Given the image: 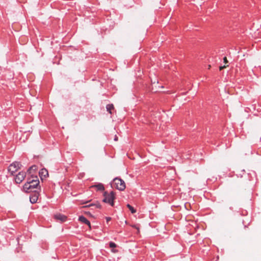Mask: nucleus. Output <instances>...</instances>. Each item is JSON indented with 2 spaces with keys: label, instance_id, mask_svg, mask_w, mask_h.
Segmentation results:
<instances>
[{
  "label": "nucleus",
  "instance_id": "obj_1",
  "mask_svg": "<svg viewBox=\"0 0 261 261\" xmlns=\"http://www.w3.org/2000/svg\"><path fill=\"white\" fill-rule=\"evenodd\" d=\"M39 184V180L38 176H32L28 178L27 182L23 186V189L27 193L35 191L34 189L37 188Z\"/></svg>",
  "mask_w": 261,
  "mask_h": 261
},
{
  "label": "nucleus",
  "instance_id": "obj_2",
  "mask_svg": "<svg viewBox=\"0 0 261 261\" xmlns=\"http://www.w3.org/2000/svg\"><path fill=\"white\" fill-rule=\"evenodd\" d=\"M104 198L103 201L105 203L109 204L110 205L114 206V200L115 199V194L113 191L109 193L105 191L103 193Z\"/></svg>",
  "mask_w": 261,
  "mask_h": 261
},
{
  "label": "nucleus",
  "instance_id": "obj_3",
  "mask_svg": "<svg viewBox=\"0 0 261 261\" xmlns=\"http://www.w3.org/2000/svg\"><path fill=\"white\" fill-rule=\"evenodd\" d=\"M113 184L114 187L119 191H124L126 188L124 181L119 177H116L113 179Z\"/></svg>",
  "mask_w": 261,
  "mask_h": 261
},
{
  "label": "nucleus",
  "instance_id": "obj_4",
  "mask_svg": "<svg viewBox=\"0 0 261 261\" xmlns=\"http://www.w3.org/2000/svg\"><path fill=\"white\" fill-rule=\"evenodd\" d=\"M20 166L21 164L19 162H14L9 166L8 171L11 175H13L20 168Z\"/></svg>",
  "mask_w": 261,
  "mask_h": 261
},
{
  "label": "nucleus",
  "instance_id": "obj_5",
  "mask_svg": "<svg viewBox=\"0 0 261 261\" xmlns=\"http://www.w3.org/2000/svg\"><path fill=\"white\" fill-rule=\"evenodd\" d=\"M26 173L25 172H19L15 177V181L17 184L21 183L25 178Z\"/></svg>",
  "mask_w": 261,
  "mask_h": 261
},
{
  "label": "nucleus",
  "instance_id": "obj_6",
  "mask_svg": "<svg viewBox=\"0 0 261 261\" xmlns=\"http://www.w3.org/2000/svg\"><path fill=\"white\" fill-rule=\"evenodd\" d=\"M55 219L61 222H65L67 220V217L61 214H57L54 216Z\"/></svg>",
  "mask_w": 261,
  "mask_h": 261
},
{
  "label": "nucleus",
  "instance_id": "obj_7",
  "mask_svg": "<svg viewBox=\"0 0 261 261\" xmlns=\"http://www.w3.org/2000/svg\"><path fill=\"white\" fill-rule=\"evenodd\" d=\"M39 197L38 193H33L30 195V200L32 203H35L37 202Z\"/></svg>",
  "mask_w": 261,
  "mask_h": 261
},
{
  "label": "nucleus",
  "instance_id": "obj_8",
  "mask_svg": "<svg viewBox=\"0 0 261 261\" xmlns=\"http://www.w3.org/2000/svg\"><path fill=\"white\" fill-rule=\"evenodd\" d=\"M79 220L83 223L87 224L90 229H91V224L90 221L84 216H81L79 218Z\"/></svg>",
  "mask_w": 261,
  "mask_h": 261
},
{
  "label": "nucleus",
  "instance_id": "obj_9",
  "mask_svg": "<svg viewBox=\"0 0 261 261\" xmlns=\"http://www.w3.org/2000/svg\"><path fill=\"white\" fill-rule=\"evenodd\" d=\"M39 176L41 179L43 177H46L48 175V171L45 169L43 168L39 172Z\"/></svg>",
  "mask_w": 261,
  "mask_h": 261
},
{
  "label": "nucleus",
  "instance_id": "obj_10",
  "mask_svg": "<svg viewBox=\"0 0 261 261\" xmlns=\"http://www.w3.org/2000/svg\"><path fill=\"white\" fill-rule=\"evenodd\" d=\"M91 188H96L97 191H103L105 190L104 186L101 183H99L98 184L93 185L91 187Z\"/></svg>",
  "mask_w": 261,
  "mask_h": 261
},
{
  "label": "nucleus",
  "instance_id": "obj_11",
  "mask_svg": "<svg viewBox=\"0 0 261 261\" xmlns=\"http://www.w3.org/2000/svg\"><path fill=\"white\" fill-rule=\"evenodd\" d=\"M107 111L110 114H112V110L114 109V107L113 104H108L106 106Z\"/></svg>",
  "mask_w": 261,
  "mask_h": 261
},
{
  "label": "nucleus",
  "instance_id": "obj_12",
  "mask_svg": "<svg viewBox=\"0 0 261 261\" xmlns=\"http://www.w3.org/2000/svg\"><path fill=\"white\" fill-rule=\"evenodd\" d=\"M127 207L129 208L132 214H134L136 212V210L130 204H127Z\"/></svg>",
  "mask_w": 261,
  "mask_h": 261
},
{
  "label": "nucleus",
  "instance_id": "obj_13",
  "mask_svg": "<svg viewBox=\"0 0 261 261\" xmlns=\"http://www.w3.org/2000/svg\"><path fill=\"white\" fill-rule=\"evenodd\" d=\"M109 246L111 248H114L117 247V245L113 242H110L109 243Z\"/></svg>",
  "mask_w": 261,
  "mask_h": 261
},
{
  "label": "nucleus",
  "instance_id": "obj_14",
  "mask_svg": "<svg viewBox=\"0 0 261 261\" xmlns=\"http://www.w3.org/2000/svg\"><path fill=\"white\" fill-rule=\"evenodd\" d=\"M107 223H108L109 221L111 220V218L110 217H107L106 218Z\"/></svg>",
  "mask_w": 261,
  "mask_h": 261
},
{
  "label": "nucleus",
  "instance_id": "obj_15",
  "mask_svg": "<svg viewBox=\"0 0 261 261\" xmlns=\"http://www.w3.org/2000/svg\"><path fill=\"white\" fill-rule=\"evenodd\" d=\"M223 61H224V62L225 63H228V61H227V58L226 57H224Z\"/></svg>",
  "mask_w": 261,
  "mask_h": 261
},
{
  "label": "nucleus",
  "instance_id": "obj_16",
  "mask_svg": "<svg viewBox=\"0 0 261 261\" xmlns=\"http://www.w3.org/2000/svg\"><path fill=\"white\" fill-rule=\"evenodd\" d=\"M226 67V66H220L219 67V70H221L223 69L224 68H225Z\"/></svg>",
  "mask_w": 261,
  "mask_h": 261
},
{
  "label": "nucleus",
  "instance_id": "obj_17",
  "mask_svg": "<svg viewBox=\"0 0 261 261\" xmlns=\"http://www.w3.org/2000/svg\"><path fill=\"white\" fill-rule=\"evenodd\" d=\"M132 226L133 227H134V228H136L137 229H138V230H139V227H138V226H137V225H132Z\"/></svg>",
  "mask_w": 261,
  "mask_h": 261
},
{
  "label": "nucleus",
  "instance_id": "obj_18",
  "mask_svg": "<svg viewBox=\"0 0 261 261\" xmlns=\"http://www.w3.org/2000/svg\"><path fill=\"white\" fill-rule=\"evenodd\" d=\"M114 140L115 141H117L118 140V138L116 136L115 137Z\"/></svg>",
  "mask_w": 261,
  "mask_h": 261
},
{
  "label": "nucleus",
  "instance_id": "obj_19",
  "mask_svg": "<svg viewBox=\"0 0 261 261\" xmlns=\"http://www.w3.org/2000/svg\"><path fill=\"white\" fill-rule=\"evenodd\" d=\"M89 201H85V202H83L82 203H83V204L87 203H88Z\"/></svg>",
  "mask_w": 261,
  "mask_h": 261
},
{
  "label": "nucleus",
  "instance_id": "obj_20",
  "mask_svg": "<svg viewBox=\"0 0 261 261\" xmlns=\"http://www.w3.org/2000/svg\"><path fill=\"white\" fill-rule=\"evenodd\" d=\"M93 205H94V204H90V205H88L87 206H93Z\"/></svg>",
  "mask_w": 261,
  "mask_h": 261
}]
</instances>
